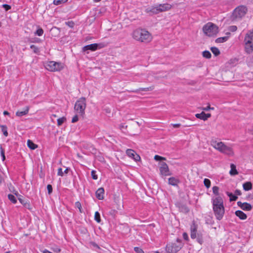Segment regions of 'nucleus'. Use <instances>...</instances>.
<instances>
[{
  "label": "nucleus",
  "mask_w": 253,
  "mask_h": 253,
  "mask_svg": "<svg viewBox=\"0 0 253 253\" xmlns=\"http://www.w3.org/2000/svg\"><path fill=\"white\" fill-rule=\"evenodd\" d=\"M66 24L70 28H73L74 26V23L73 21H68L66 22Z\"/></svg>",
  "instance_id": "obj_52"
},
{
  "label": "nucleus",
  "mask_w": 253,
  "mask_h": 253,
  "mask_svg": "<svg viewBox=\"0 0 253 253\" xmlns=\"http://www.w3.org/2000/svg\"><path fill=\"white\" fill-rule=\"evenodd\" d=\"M104 190L103 188H99L96 192V196L98 200L104 199Z\"/></svg>",
  "instance_id": "obj_17"
},
{
  "label": "nucleus",
  "mask_w": 253,
  "mask_h": 253,
  "mask_svg": "<svg viewBox=\"0 0 253 253\" xmlns=\"http://www.w3.org/2000/svg\"><path fill=\"white\" fill-rule=\"evenodd\" d=\"M226 194L230 197V201H235L238 199V197L237 196L234 195L232 193L229 192H227Z\"/></svg>",
  "instance_id": "obj_30"
},
{
  "label": "nucleus",
  "mask_w": 253,
  "mask_h": 253,
  "mask_svg": "<svg viewBox=\"0 0 253 253\" xmlns=\"http://www.w3.org/2000/svg\"><path fill=\"white\" fill-rule=\"evenodd\" d=\"M211 145L215 149L219 151L221 147L224 144L222 142H218L215 140L211 141Z\"/></svg>",
  "instance_id": "obj_14"
},
{
  "label": "nucleus",
  "mask_w": 253,
  "mask_h": 253,
  "mask_svg": "<svg viewBox=\"0 0 253 253\" xmlns=\"http://www.w3.org/2000/svg\"><path fill=\"white\" fill-rule=\"evenodd\" d=\"M30 48L34 51L35 53H37L39 52V48L35 45H31L30 46Z\"/></svg>",
  "instance_id": "obj_43"
},
{
  "label": "nucleus",
  "mask_w": 253,
  "mask_h": 253,
  "mask_svg": "<svg viewBox=\"0 0 253 253\" xmlns=\"http://www.w3.org/2000/svg\"><path fill=\"white\" fill-rule=\"evenodd\" d=\"M91 174L92 179L96 180L98 178L97 175L96 174V171L92 170L91 172Z\"/></svg>",
  "instance_id": "obj_45"
},
{
  "label": "nucleus",
  "mask_w": 253,
  "mask_h": 253,
  "mask_svg": "<svg viewBox=\"0 0 253 253\" xmlns=\"http://www.w3.org/2000/svg\"><path fill=\"white\" fill-rule=\"evenodd\" d=\"M212 203L216 218L220 220L222 218L225 212L223 199L220 196L215 197L212 198Z\"/></svg>",
  "instance_id": "obj_1"
},
{
  "label": "nucleus",
  "mask_w": 253,
  "mask_h": 253,
  "mask_svg": "<svg viewBox=\"0 0 253 253\" xmlns=\"http://www.w3.org/2000/svg\"><path fill=\"white\" fill-rule=\"evenodd\" d=\"M160 171L161 174L164 176L170 175L171 174L168 165L165 162H163L161 164Z\"/></svg>",
  "instance_id": "obj_8"
},
{
  "label": "nucleus",
  "mask_w": 253,
  "mask_h": 253,
  "mask_svg": "<svg viewBox=\"0 0 253 253\" xmlns=\"http://www.w3.org/2000/svg\"><path fill=\"white\" fill-rule=\"evenodd\" d=\"M235 194H236L237 195H241L242 193H241V191L239 190H236L235 191Z\"/></svg>",
  "instance_id": "obj_58"
},
{
  "label": "nucleus",
  "mask_w": 253,
  "mask_h": 253,
  "mask_svg": "<svg viewBox=\"0 0 253 253\" xmlns=\"http://www.w3.org/2000/svg\"><path fill=\"white\" fill-rule=\"evenodd\" d=\"M86 107V99L84 97L80 98L75 103L74 110L79 116H84Z\"/></svg>",
  "instance_id": "obj_3"
},
{
  "label": "nucleus",
  "mask_w": 253,
  "mask_h": 253,
  "mask_svg": "<svg viewBox=\"0 0 253 253\" xmlns=\"http://www.w3.org/2000/svg\"><path fill=\"white\" fill-rule=\"evenodd\" d=\"M211 50L212 53L216 56L220 54V52L219 50L216 47H211Z\"/></svg>",
  "instance_id": "obj_31"
},
{
  "label": "nucleus",
  "mask_w": 253,
  "mask_h": 253,
  "mask_svg": "<svg viewBox=\"0 0 253 253\" xmlns=\"http://www.w3.org/2000/svg\"><path fill=\"white\" fill-rule=\"evenodd\" d=\"M43 33V30L42 28L38 29L36 32V34L39 36H41Z\"/></svg>",
  "instance_id": "obj_44"
},
{
  "label": "nucleus",
  "mask_w": 253,
  "mask_h": 253,
  "mask_svg": "<svg viewBox=\"0 0 253 253\" xmlns=\"http://www.w3.org/2000/svg\"><path fill=\"white\" fill-rule=\"evenodd\" d=\"M183 237L186 240H187L188 239V236L186 233H183Z\"/></svg>",
  "instance_id": "obj_57"
},
{
  "label": "nucleus",
  "mask_w": 253,
  "mask_h": 253,
  "mask_svg": "<svg viewBox=\"0 0 253 253\" xmlns=\"http://www.w3.org/2000/svg\"><path fill=\"white\" fill-rule=\"evenodd\" d=\"M75 207L79 210V211L81 213L83 212L82 205L80 202H76L75 203Z\"/></svg>",
  "instance_id": "obj_41"
},
{
  "label": "nucleus",
  "mask_w": 253,
  "mask_h": 253,
  "mask_svg": "<svg viewBox=\"0 0 253 253\" xmlns=\"http://www.w3.org/2000/svg\"><path fill=\"white\" fill-rule=\"evenodd\" d=\"M247 11V8L245 6H239L233 11L231 18L233 20H236L242 18L245 16Z\"/></svg>",
  "instance_id": "obj_6"
},
{
  "label": "nucleus",
  "mask_w": 253,
  "mask_h": 253,
  "mask_svg": "<svg viewBox=\"0 0 253 253\" xmlns=\"http://www.w3.org/2000/svg\"><path fill=\"white\" fill-rule=\"evenodd\" d=\"M46 69L50 72H56L61 70L64 68V64L60 62L49 61L45 65Z\"/></svg>",
  "instance_id": "obj_7"
},
{
  "label": "nucleus",
  "mask_w": 253,
  "mask_h": 253,
  "mask_svg": "<svg viewBox=\"0 0 253 253\" xmlns=\"http://www.w3.org/2000/svg\"><path fill=\"white\" fill-rule=\"evenodd\" d=\"M230 34V33H227V35H228V36L220 37V38H218L216 39L215 40V42L216 43H222V42H226V41H227V40L229 38V35Z\"/></svg>",
  "instance_id": "obj_25"
},
{
  "label": "nucleus",
  "mask_w": 253,
  "mask_h": 253,
  "mask_svg": "<svg viewBox=\"0 0 253 253\" xmlns=\"http://www.w3.org/2000/svg\"><path fill=\"white\" fill-rule=\"evenodd\" d=\"M202 55L206 58L209 59L211 57V53L209 51L205 50L203 52Z\"/></svg>",
  "instance_id": "obj_32"
},
{
  "label": "nucleus",
  "mask_w": 253,
  "mask_h": 253,
  "mask_svg": "<svg viewBox=\"0 0 253 253\" xmlns=\"http://www.w3.org/2000/svg\"><path fill=\"white\" fill-rule=\"evenodd\" d=\"M245 43H253V30L246 34L244 39Z\"/></svg>",
  "instance_id": "obj_15"
},
{
  "label": "nucleus",
  "mask_w": 253,
  "mask_h": 253,
  "mask_svg": "<svg viewBox=\"0 0 253 253\" xmlns=\"http://www.w3.org/2000/svg\"><path fill=\"white\" fill-rule=\"evenodd\" d=\"M183 244L182 240L177 238L176 239V243H172L169 244L166 247V250L167 252L169 253H176L182 248Z\"/></svg>",
  "instance_id": "obj_5"
},
{
  "label": "nucleus",
  "mask_w": 253,
  "mask_h": 253,
  "mask_svg": "<svg viewBox=\"0 0 253 253\" xmlns=\"http://www.w3.org/2000/svg\"><path fill=\"white\" fill-rule=\"evenodd\" d=\"M0 155L2 157V161H4L5 159V157L4 155V150L2 148L1 146H0Z\"/></svg>",
  "instance_id": "obj_42"
},
{
  "label": "nucleus",
  "mask_w": 253,
  "mask_h": 253,
  "mask_svg": "<svg viewBox=\"0 0 253 253\" xmlns=\"http://www.w3.org/2000/svg\"><path fill=\"white\" fill-rule=\"evenodd\" d=\"M169 184L172 186H176L179 182L178 179L174 177H171L169 178Z\"/></svg>",
  "instance_id": "obj_22"
},
{
  "label": "nucleus",
  "mask_w": 253,
  "mask_h": 253,
  "mask_svg": "<svg viewBox=\"0 0 253 253\" xmlns=\"http://www.w3.org/2000/svg\"><path fill=\"white\" fill-rule=\"evenodd\" d=\"M98 44L97 43H92L90 44H88L84 46L83 50L84 51H86L87 50H90L91 51H95L97 49Z\"/></svg>",
  "instance_id": "obj_16"
},
{
  "label": "nucleus",
  "mask_w": 253,
  "mask_h": 253,
  "mask_svg": "<svg viewBox=\"0 0 253 253\" xmlns=\"http://www.w3.org/2000/svg\"><path fill=\"white\" fill-rule=\"evenodd\" d=\"M126 153L128 157L133 159V157L134 156V154H135L136 152L132 149H127L126 151Z\"/></svg>",
  "instance_id": "obj_28"
},
{
  "label": "nucleus",
  "mask_w": 253,
  "mask_h": 253,
  "mask_svg": "<svg viewBox=\"0 0 253 253\" xmlns=\"http://www.w3.org/2000/svg\"><path fill=\"white\" fill-rule=\"evenodd\" d=\"M24 206H25L26 208H28V209H30V204H28V203H26H26H25L24 204Z\"/></svg>",
  "instance_id": "obj_61"
},
{
  "label": "nucleus",
  "mask_w": 253,
  "mask_h": 253,
  "mask_svg": "<svg viewBox=\"0 0 253 253\" xmlns=\"http://www.w3.org/2000/svg\"><path fill=\"white\" fill-rule=\"evenodd\" d=\"M47 189L49 194H51L52 192V187L51 185L48 184L47 186Z\"/></svg>",
  "instance_id": "obj_51"
},
{
  "label": "nucleus",
  "mask_w": 253,
  "mask_h": 253,
  "mask_svg": "<svg viewBox=\"0 0 253 253\" xmlns=\"http://www.w3.org/2000/svg\"><path fill=\"white\" fill-rule=\"evenodd\" d=\"M237 205L243 211H250L252 209V206L248 203H242L241 201L237 202Z\"/></svg>",
  "instance_id": "obj_12"
},
{
  "label": "nucleus",
  "mask_w": 253,
  "mask_h": 253,
  "mask_svg": "<svg viewBox=\"0 0 253 253\" xmlns=\"http://www.w3.org/2000/svg\"><path fill=\"white\" fill-rule=\"evenodd\" d=\"M219 152L230 156H233L234 155V152L232 148L225 145L224 144L221 147V149L219 150Z\"/></svg>",
  "instance_id": "obj_9"
},
{
  "label": "nucleus",
  "mask_w": 253,
  "mask_h": 253,
  "mask_svg": "<svg viewBox=\"0 0 253 253\" xmlns=\"http://www.w3.org/2000/svg\"><path fill=\"white\" fill-rule=\"evenodd\" d=\"M243 187L245 191H249L252 189L253 185L251 182H246L243 184Z\"/></svg>",
  "instance_id": "obj_23"
},
{
  "label": "nucleus",
  "mask_w": 253,
  "mask_h": 253,
  "mask_svg": "<svg viewBox=\"0 0 253 253\" xmlns=\"http://www.w3.org/2000/svg\"><path fill=\"white\" fill-rule=\"evenodd\" d=\"M159 13L170 10L172 8L170 4L166 3L157 5Z\"/></svg>",
  "instance_id": "obj_11"
},
{
  "label": "nucleus",
  "mask_w": 253,
  "mask_h": 253,
  "mask_svg": "<svg viewBox=\"0 0 253 253\" xmlns=\"http://www.w3.org/2000/svg\"><path fill=\"white\" fill-rule=\"evenodd\" d=\"M231 170L230 171V174L231 175H235L238 174V172L236 169V166L233 164H231L230 165Z\"/></svg>",
  "instance_id": "obj_26"
},
{
  "label": "nucleus",
  "mask_w": 253,
  "mask_h": 253,
  "mask_svg": "<svg viewBox=\"0 0 253 253\" xmlns=\"http://www.w3.org/2000/svg\"><path fill=\"white\" fill-rule=\"evenodd\" d=\"M18 200H19L20 202L23 205L25 203L21 198H19Z\"/></svg>",
  "instance_id": "obj_63"
},
{
  "label": "nucleus",
  "mask_w": 253,
  "mask_h": 253,
  "mask_svg": "<svg viewBox=\"0 0 253 253\" xmlns=\"http://www.w3.org/2000/svg\"><path fill=\"white\" fill-rule=\"evenodd\" d=\"M204 183L205 186L207 188H209L211 186V181L207 178H205L204 180Z\"/></svg>",
  "instance_id": "obj_39"
},
{
  "label": "nucleus",
  "mask_w": 253,
  "mask_h": 253,
  "mask_svg": "<svg viewBox=\"0 0 253 253\" xmlns=\"http://www.w3.org/2000/svg\"><path fill=\"white\" fill-rule=\"evenodd\" d=\"M70 169L68 168H67L65 170H64V171L63 172L64 173H65V174H67L69 172V170Z\"/></svg>",
  "instance_id": "obj_62"
},
{
  "label": "nucleus",
  "mask_w": 253,
  "mask_h": 253,
  "mask_svg": "<svg viewBox=\"0 0 253 253\" xmlns=\"http://www.w3.org/2000/svg\"><path fill=\"white\" fill-rule=\"evenodd\" d=\"M94 219L98 223H99L101 221L100 214L98 211L95 212Z\"/></svg>",
  "instance_id": "obj_40"
},
{
  "label": "nucleus",
  "mask_w": 253,
  "mask_h": 253,
  "mask_svg": "<svg viewBox=\"0 0 253 253\" xmlns=\"http://www.w3.org/2000/svg\"><path fill=\"white\" fill-rule=\"evenodd\" d=\"M66 118L65 117L60 118L57 120V125L58 126H61L65 121Z\"/></svg>",
  "instance_id": "obj_38"
},
{
  "label": "nucleus",
  "mask_w": 253,
  "mask_h": 253,
  "mask_svg": "<svg viewBox=\"0 0 253 253\" xmlns=\"http://www.w3.org/2000/svg\"><path fill=\"white\" fill-rule=\"evenodd\" d=\"M196 231L197 228L195 224H193L191 227V238L192 239H195L196 237Z\"/></svg>",
  "instance_id": "obj_24"
},
{
  "label": "nucleus",
  "mask_w": 253,
  "mask_h": 253,
  "mask_svg": "<svg viewBox=\"0 0 253 253\" xmlns=\"http://www.w3.org/2000/svg\"><path fill=\"white\" fill-rule=\"evenodd\" d=\"M43 253H52L50 252V251H49L47 250H45L43 251Z\"/></svg>",
  "instance_id": "obj_64"
},
{
  "label": "nucleus",
  "mask_w": 253,
  "mask_h": 253,
  "mask_svg": "<svg viewBox=\"0 0 253 253\" xmlns=\"http://www.w3.org/2000/svg\"><path fill=\"white\" fill-rule=\"evenodd\" d=\"M68 0H54L53 4L58 5L63 3H65Z\"/></svg>",
  "instance_id": "obj_37"
},
{
  "label": "nucleus",
  "mask_w": 253,
  "mask_h": 253,
  "mask_svg": "<svg viewBox=\"0 0 253 253\" xmlns=\"http://www.w3.org/2000/svg\"><path fill=\"white\" fill-rule=\"evenodd\" d=\"M205 116H206V120H207L208 118H209L211 117V114L210 113H208V114L205 113Z\"/></svg>",
  "instance_id": "obj_60"
},
{
  "label": "nucleus",
  "mask_w": 253,
  "mask_h": 253,
  "mask_svg": "<svg viewBox=\"0 0 253 253\" xmlns=\"http://www.w3.org/2000/svg\"><path fill=\"white\" fill-rule=\"evenodd\" d=\"M205 35L209 37L214 36L218 32V27L211 22L207 23L203 28Z\"/></svg>",
  "instance_id": "obj_4"
},
{
  "label": "nucleus",
  "mask_w": 253,
  "mask_h": 253,
  "mask_svg": "<svg viewBox=\"0 0 253 253\" xmlns=\"http://www.w3.org/2000/svg\"><path fill=\"white\" fill-rule=\"evenodd\" d=\"M245 50L248 54L251 53L253 51V43H245Z\"/></svg>",
  "instance_id": "obj_18"
},
{
  "label": "nucleus",
  "mask_w": 253,
  "mask_h": 253,
  "mask_svg": "<svg viewBox=\"0 0 253 253\" xmlns=\"http://www.w3.org/2000/svg\"><path fill=\"white\" fill-rule=\"evenodd\" d=\"M171 125H172L173 127H174V128L179 127L181 126V125L180 124H171Z\"/></svg>",
  "instance_id": "obj_59"
},
{
  "label": "nucleus",
  "mask_w": 253,
  "mask_h": 253,
  "mask_svg": "<svg viewBox=\"0 0 253 253\" xmlns=\"http://www.w3.org/2000/svg\"><path fill=\"white\" fill-rule=\"evenodd\" d=\"M202 109L204 111H209L210 110H213L214 109V108L213 107H211L210 105H209L208 106H207V107H205V108H203Z\"/></svg>",
  "instance_id": "obj_55"
},
{
  "label": "nucleus",
  "mask_w": 253,
  "mask_h": 253,
  "mask_svg": "<svg viewBox=\"0 0 253 253\" xmlns=\"http://www.w3.org/2000/svg\"><path fill=\"white\" fill-rule=\"evenodd\" d=\"M64 172L62 170V169L60 168L58 169L57 175L60 176H63Z\"/></svg>",
  "instance_id": "obj_49"
},
{
  "label": "nucleus",
  "mask_w": 253,
  "mask_h": 253,
  "mask_svg": "<svg viewBox=\"0 0 253 253\" xmlns=\"http://www.w3.org/2000/svg\"><path fill=\"white\" fill-rule=\"evenodd\" d=\"M212 192L214 194H215L216 197L219 196V187L218 186H215L212 187Z\"/></svg>",
  "instance_id": "obj_34"
},
{
  "label": "nucleus",
  "mask_w": 253,
  "mask_h": 253,
  "mask_svg": "<svg viewBox=\"0 0 253 253\" xmlns=\"http://www.w3.org/2000/svg\"><path fill=\"white\" fill-rule=\"evenodd\" d=\"M133 159L135 161H139L140 160V157L139 156V155L135 153V154H134V156L133 158Z\"/></svg>",
  "instance_id": "obj_50"
},
{
  "label": "nucleus",
  "mask_w": 253,
  "mask_h": 253,
  "mask_svg": "<svg viewBox=\"0 0 253 253\" xmlns=\"http://www.w3.org/2000/svg\"><path fill=\"white\" fill-rule=\"evenodd\" d=\"M153 89V87H146V88H140L139 89H137L135 91H133V92H138L139 91H150V90H152V89Z\"/></svg>",
  "instance_id": "obj_33"
},
{
  "label": "nucleus",
  "mask_w": 253,
  "mask_h": 253,
  "mask_svg": "<svg viewBox=\"0 0 253 253\" xmlns=\"http://www.w3.org/2000/svg\"><path fill=\"white\" fill-rule=\"evenodd\" d=\"M237 29V27L236 26H232L229 28V30L231 32H235Z\"/></svg>",
  "instance_id": "obj_54"
},
{
  "label": "nucleus",
  "mask_w": 253,
  "mask_h": 253,
  "mask_svg": "<svg viewBox=\"0 0 253 253\" xmlns=\"http://www.w3.org/2000/svg\"><path fill=\"white\" fill-rule=\"evenodd\" d=\"M133 38L140 42H149L152 40V37L150 33L142 29L134 30L132 33Z\"/></svg>",
  "instance_id": "obj_2"
},
{
  "label": "nucleus",
  "mask_w": 253,
  "mask_h": 253,
  "mask_svg": "<svg viewBox=\"0 0 253 253\" xmlns=\"http://www.w3.org/2000/svg\"><path fill=\"white\" fill-rule=\"evenodd\" d=\"M79 120L78 114L75 115L72 120V123H74L77 122Z\"/></svg>",
  "instance_id": "obj_48"
},
{
  "label": "nucleus",
  "mask_w": 253,
  "mask_h": 253,
  "mask_svg": "<svg viewBox=\"0 0 253 253\" xmlns=\"http://www.w3.org/2000/svg\"><path fill=\"white\" fill-rule=\"evenodd\" d=\"M9 200L13 203L15 204L16 203L17 200L15 196L12 194H9L8 195Z\"/></svg>",
  "instance_id": "obj_36"
},
{
  "label": "nucleus",
  "mask_w": 253,
  "mask_h": 253,
  "mask_svg": "<svg viewBox=\"0 0 253 253\" xmlns=\"http://www.w3.org/2000/svg\"><path fill=\"white\" fill-rule=\"evenodd\" d=\"M134 250L137 253H144L143 251L141 248H140L139 247H135L134 248Z\"/></svg>",
  "instance_id": "obj_47"
},
{
  "label": "nucleus",
  "mask_w": 253,
  "mask_h": 253,
  "mask_svg": "<svg viewBox=\"0 0 253 253\" xmlns=\"http://www.w3.org/2000/svg\"><path fill=\"white\" fill-rule=\"evenodd\" d=\"M145 12L149 14L150 15L157 14L159 13L158 6H152L150 7H148L145 9Z\"/></svg>",
  "instance_id": "obj_13"
},
{
  "label": "nucleus",
  "mask_w": 253,
  "mask_h": 253,
  "mask_svg": "<svg viewBox=\"0 0 253 253\" xmlns=\"http://www.w3.org/2000/svg\"><path fill=\"white\" fill-rule=\"evenodd\" d=\"M27 145L29 147V148L32 150H34L38 147V145L34 143L30 140H28L27 141Z\"/></svg>",
  "instance_id": "obj_27"
},
{
  "label": "nucleus",
  "mask_w": 253,
  "mask_h": 253,
  "mask_svg": "<svg viewBox=\"0 0 253 253\" xmlns=\"http://www.w3.org/2000/svg\"><path fill=\"white\" fill-rule=\"evenodd\" d=\"M195 116L197 118L200 119L203 121H206V118L205 116V113L204 112H202L200 114H196Z\"/></svg>",
  "instance_id": "obj_29"
},
{
  "label": "nucleus",
  "mask_w": 253,
  "mask_h": 253,
  "mask_svg": "<svg viewBox=\"0 0 253 253\" xmlns=\"http://www.w3.org/2000/svg\"><path fill=\"white\" fill-rule=\"evenodd\" d=\"M53 251L55 253H59L61 251V250L60 248L56 247L52 249Z\"/></svg>",
  "instance_id": "obj_56"
},
{
  "label": "nucleus",
  "mask_w": 253,
  "mask_h": 253,
  "mask_svg": "<svg viewBox=\"0 0 253 253\" xmlns=\"http://www.w3.org/2000/svg\"><path fill=\"white\" fill-rule=\"evenodd\" d=\"M154 159L156 161H161V160H166V159L164 157L160 156L159 155H155L154 157Z\"/></svg>",
  "instance_id": "obj_46"
},
{
  "label": "nucleus",
  "mask_w": 253,
  "mask_h": 253,
  "mask_svg": "<svg viewBox=\"0 0 253 253\" xmlns=\"http://www.w3.org/2000/svg\"><path fill=\"white\" fill-rule=\"evenodd\" d=\"M29 107L28 106H26L24 110L21 111H18L16 113V115L18 117H22L23 116H24V115L27 114L29 112Z\"/></svg>",
  "instance_id": "obj_21"
},
{
  "label": "nucleus",
  "mask_w": 253,
  "mask_h": 253,
  "mask_svg": "<svg viewBox=\"0 0 253 253\" xmlns=\"http://www.w3.org/2000/svg\"><path fill=\"white\" fill-rule=\"evenodd\" d=\"M0 127H1V131H2L3 135L5 136H7L8 132L7 130V127L4 125L0 126Z\"/></svg>",
  "instance_id": "obj_35"
},
{
  "label": "nucleus",
  "mask_w": 253,
  "mask_h": 253,
  "mask_svg": "<svg viewBox=\"0 0 253 253\" xmlns=\"http://www.w3.org/2000/svg\"><path fill=\"white\" fill-rule=\"evenodd\" d=\"M115 202L117 204V209L118 210H122L123 208V200L119 198H115Z\"/></svg>",
  "instance_id": "obj_20"
},
{
  "label": "nucleus",
  "mask_w": 253,
  "mask_h": 253,
  "mask_svg": "<svg viewBox=\"0 0 253 253\" xmlns=\"http://www.w3.org/2000/svg\"><path fill=\"white\" fill-rule=\"evenodd\" d=\"M235 214L241 220H245L247 218L246 214L240 210L236 211Z\"/></svg>",
  "instance_id": "obj_19"
},
{
  "label": "nucleus",
  "mask_w": 253,
  "mask_h": 253,
  "mask_svg": "<svg viewBox=\"0 0 253 253\" xmlns=\"http://www.w3.org/2000/svg\"><path fill=\"white\" fill-rule=\"evenodd\" d=\"M2 7L5 8V10H8L11 8V6L7 4H3Z\"/></svg>",
  "instance_id": "obj_53"
},
{
  "label": "nucleus",
  "mask_w": 253,
  "mask_h": 253,
  "mask_svg": "<svg viewBox=\"0 0 253 253\" xmlns=\"http://www.w3.org/2000/svg\"><path fill=\"white\" fill-rule=\"evenodd\" d=\"M219 152L230 156H233L234 155V152L232 148L225 145L224 144L221 147V149L219 150Z\"/></svg>",
  "instance_id": "obj_10"
}]
</instances>
